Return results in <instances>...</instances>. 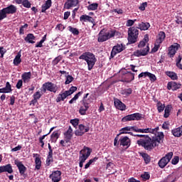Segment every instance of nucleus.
Here are the masks:
<instances>
[{"mask_svg":"<svg viewBox=\"0 0 182 182\" xmlns=\"http://www.w3.org/2000/svg\"><path fill=\"white\" fill-rule=\"evenodd\" d=\"M156 140L151 139L150 136H146V138H142L136 141V144L141 147H144L145 150L148 151H151L154 147H157L159 144L156 143Z\"/></svg>","mask_w":182,"mask_h":182,"instance_id":"1","label":"nucleus"},{"mask_svg":"<svg viewBox=\"0 0 182 182\" xmlns=\"http://www.w3.org/2000/svg\"><path fill=\"white\" fill-rule=\"evenodd\" d=\"M79 59H82V60H85L87 65L88 70H92L95 65H96V62H97V59L95 54L90 52H85L80 57Z\"/></svg>","mask_w":182,"mask_h":182,"instance_id":"2","label":"nucleus"},{"mask_svg":"<svg viewBox=\"0 0 182 182\" xmlns=\"http://www.w3.org/2000/svg\"><path fill=\"white\" fill-rule=\"evenodd\" d=\"M116 35V31H111L110 32H107L105 30V28L102 29L99 34L97 41L100 43L106 42V41H109V39L114 38Z\"/></svg>","mask_w":182,"mask_h":182,"instance_id":"3","label":"nucleus"},{"mask_svg":"<svg viewBox=\"0 0 182 182\" xmlns=\"http://www.w3.org/2000/svg\"><path fill=\"white\" fill-rule=\"evenodd\" d=\"M139 38V28L137 27H130L128 28V42L130 44L136 43Z\"/></svg>","mask_w":182,"mask_h":182,"instance_id":"4","label":"nucleus"},{"mask_svg":"<svg viewBox=\"0 0 182 182\" xmlns=\"http://www.w3.org/2000/svg\"><path fill=\"white\" fill-rule=\"evenodd\" d=\"M41 90L42 93H46V90L56 93V92H58V86L52 82H47L43 84Z\"/></svg>","mask_w":182,"mask_h":182,"instance_id":"5","label":"nucleus"},{"mask_svg":"<svg viewBox=\"0 0 182 182\" xmlns=\"http://www.w3.org/2000/svg\"><path fill=\"white\" fill-rule=\"evenodd\" d=\"M142 119H143V114L141 113L136 112V113L128 114V115L124 117L122 119V122L123 123H124L126 122H132L134 120H136L137 122H139V120H141Z\"/></svg>","mask_w":182,"mask_h":182,"instance_id":"6","label":"nucleus"},{"mask_svg":"<svg viewBox=\"0 0 182 182\" xmlns=\"http://www.w3.org/2000/svg\"><path fill=\"white\" fill-rule=\"evenodd\" d=\"M171 159H173V152H168L159 161L158 166L160 168H164L170 163Z\"/></svg>","mask_w":182,"mask_h":182,"instance_id":"7","label":"nucleus"},{"mask_svg":"<svg viewBox=\"0 0 182 182\" xmlns=\"http://www.w3.org/2000/svg\"><path fill=\"white\" fill-rule=\"evenodd\" d=\"M14 164H16V167L18 169L20 176H22L23 177V178H27L28 174L25 173H26V166H25V165H23V164H22V161L15 160Z\"/></svg>","mask_w":182,"mask_h":182,"instance_id":"8","label":"nucleus"},{"mask_svg":"<svg viewBox=\"0 0 182 182\" xmlns=\"http://www.w3.org/2000/svg\"><path fill=\"white\" fill-rule=\"evenodd\" d=\"M125 48H126L124 47V46H123L122 43L114 46L111 51L110 58H114L116 55H117V53L123 52Z\"/></svg>","mask_w":182,"mask_h":182,"instance_id":"9","label":"nucleus"},{"mask_svg":"<svg viewBox=\"0 0 182 182\" xmlns=\"http://www.w3.org/2000/svg\"><path fill=\"white\" fill-rule=\"evenodd\" d=\"M149 52H150V47L146 46L145 48H142L140 50L134 52V56H136L137 58H140V56H146V55H149Z\"/></svg>","mask_w":182,"mask_h":182,"instance_id":"10","label":"nucleus"},{"mask_svg":"<svg viewBox=\"0 0 182 182\" xmlns=\"http://www.w3.org/2000/svg\"><path fill=\"white\" fill-rule=\"evenodd\" d=\"M49 178L53 182H59L62 180V171H53L49 176Z\"/></svg>","mask_w":182,"mask_h":182,"instance_id":"11","label":"nucleus"},{"mask_svg":"<svg viewBox=\"0 0 182 182\" xmlns=\"http://www.w3.org/2000/svg\"><path fill=\"white\" fill-rule=\"evenodd\" d=\"M180 48H181V46H180V44H178V43H175L173 45H171L168 48V55L169 58H174V55H176V53H177V51L178 50V49H180Z\"/></svg>","mask_w":182,"mask_h":182,"instance_id":"12","label":"nucleus"},{"mask_svg":"<svg viewBox=\"0 0 182 182\" xmlns=\"http://www.w3.org/2000/svg\"><path fill=\"white\" fill-rule=\"evenodd\" d=\"M89 130H90L89 127H85V125L81 124L79 125V130H76L75 132V136H83V134H85V133H87Z\"/></svg>","mask_w":182,"mask_h":182,"instance_id":"13","label":"nucleus"},{"mask_svg":"<svg viewBox=\"0 0 182 182\" xmlns=\"http://www.w3.org/2000/svg\"><path fill=\"white\" fill-rule=\"evenodd\" d=\"M72 137H73V129H72V127H69L68 129L64 133L65 143H70Z\"/></svg>","mask_w":182,"mask_h":182,"instance_id":"14","label":"nucleus"},{"mask_svg":"<svg viewBox=\"0 0 182 182\" xmlns=\"http://www.w3.org/2000/svg\"><path fill=\"white\" fill-rule=\"evenodd\" d=\"M181 88V84L177 83L174 81L168 82L167 84V89L168 90H178V89Z\"/></svg>","mask_w":182,"mask_h":182,"instance_id":"15","label":"nucleus"},{"mask_svg":"<svg viewBox=\"0 0 182 182\" xmlns=\"http://www.w3.org/2000/svg\"><path fill=\"white\" fill-rule=\"evenodd\" d=\"M80 22H90V23H92L93 26H96V22L95 21V18L86 14L80 16Z\"/></svg>","mask_w":182,"mask_h":182,"instance_id":"16","label":"nucleus"},{"mask_svg":"<svg viewBox=\"0 0 182 182\" xmlns=\"http://www.w3.org/2000/svg\"><path fill=\"white\" fill-rule=\"evenodd\" d=\"M3 9H4L6 15H14V14H16L18 11V8H16V6L13 4H11L10 6H8Z\"/></svg>","mask_w":182,"mask_h":182,"instance_id":"17","label":"nucleus"},{"mask_svg":"<svg viewBox=\"0 0 182 182\" xmlns=\"http://www.w3.org/2000/svg\"><path fill=\"white\" fill-rule=\"evenodd\" d=\"M114 105L118 110H121L122 112L126 110V105L117 98L114 100Z\"/></svg>","mask_w":182,"mask_h":182,"instance_id":"18","label":"nucleus"},{"mask_svg":"<svg viewBox=\"0 0 182 182\" xmlns=\"http://www.w3.org/2000/svg\"><path fill=\"white\" fill-rule=\"evenodd\" d=\"M5 172L9 174H12V173H14V169L12 168V165H11V164L0 166V174Z\"/></svg>","mask_w":182,"mask_h":182,"instance_id":"19","label":"nucleus"},{"mask_svg":"<svg viewBox=\"0 0 182 182\" xmlns=\"http://www.w3.org/2000/svg\"><path fill=\"white\" fill-rule=\"evenodd\" d=\"M77 4H79V0H68L64 4V8L70 9V8L77 6Z\"/></svg>","mask_w":182,"mask_h":182,"instance_id":"20","label":"nucleus"},{"mask_svg":"<svg viewBox=\"0 0 182 182\" xmlns=\"http://www.w3.org/2000/svg\"><path fill=\"white\" fill-rule=\"evenodd\" d=\"M119 141L120 146H123V147H127V149H129V147H130L131 141L128 136H124L120 138Z\"/></svg>","mask_w":182,"mask_h":182,"instance_id":"21","label":"nucleus"},{"mask_svg":"<svg viewBox=\"0 0 182 182\" xmlns=\"http://www.w3.org/2000/svg\"><path fill=\"white\" fill-rule=\"evenodd\" d=\"M69 96V94H68V92L66 91H64L63 92H60L56 100H55V102L57 103H59V102H64L65 101V99H66V97H68Z\"/></svg>","mask_w":182,"mask_h":182,"instance_id":"22","label":"nucleus"},{"mask_svg":"<svg viewBox=\"0 0 182 182\" xmlns=\"http://www.w3.org/2000/svg\"><path fill=\"white\" fill-rule=\"evenodd\" d=\"M92 154V149L87 146H84V148L80 151V156H87V158L89 159V156Z\"/></svg>","mask_w":182,"mask_h":182,"instance_id":"23","label":"nucleus"},{"mask_svg":"<svg viewBox=\"0 0 182 182\" xmlns=\"http://www.w3.org/2000/svg\"><path fill=\"white\" fill-rule=\"evenodd\" d=\"M21 56H22V54L20 50L18 52L17 55L14 59L13 63L14 66H19V65H21V63L22 62V59L21 58Z\"/></svg>","mask_w":182,"mask_h":182,"instance_id":"24","label":"nucleus"},{"mask_svg":"<svg viewBox=\"0 0 182 182\" xmlns=\"http://www.w3.org/2000/svg\"><path fill=\"white\" fill-rule=\"evenodd\" d=\"M52 6V0H47L44 4L41 6V12L45 14L48 9Z\"/></svg>","mask_w":182,"mask_h":182,"instance_id":"25","label":"nucleus"},{"mask_svg":"<svg viewBox=\"0 0 182 182\" xmlns=\"http://www.w3.org/2000/svg\"><path fill=\"white\" fill-rule=\"evenodd\" d=\"M60 136V134H59V131H54L50 135L51 143H56Z\"/></svg>","mask_w":182,"mask_h":182,"instance_id":"26","label":"nucleus"},{"mask_svg":"<svg viewBox=\"0 0 182 182\" xmlns=\"http://www.w3.org/2000/svg\"><path fill=\"white\" fill-rule=\"evenodd\" d=\"M35 39H36V37L33 33H28L25 37L24 41L28 43H35Z\"/></svg>","mask_w":182,"mask_h":182,"instance_id":"27","label":"nucleus"},{"mask_svg":"<svg viewBox=\"0 0 182 182\" xmlns=\"http://www.w3.org/2000/svg\"><path fill=\"white\" fill-rule=\"evenodd\" d=\"M137 29H140V31H147L149 28H150V23H144L142 22L138 25V27H136Z\"/></svg>","mask_w":182,"mask_h":182,"instance_id":"28","label":"nucleus"},{"mask_svg":"<svg viewBox=\"0 0 182 182\" xmlns=\"http://www.w3.org/2000/svg\"><path fill=\"white\" fill-rule=\"evenodd\" d=\"M139 155L142 156L144 161L146 164H149V163H150V161H151V157L147 153L141 152V153H139Z\"/></svg>","mask_w":182,"mask_h":182,"instance_id":"29","label":"nucleus"},{"mask_svg":"<svg viewBox=\"0 0 182 182\" xmlns=\"http://www.w3.org/2000/svg\"><path fill=\"white\" fill-rule=\"evenodd\" d=\"M32 77V73L31 72H25L21 75V79H23L24 83H26L27 82H29V80Z\"/></svg>","mask_w":182,"mask_h":182,"instance_id":"30","label":"nucleus"},{"mask_svg":"<svg viewBox=\"0 0 182 182\" xmlns=\"http://www.w3.org/2000/svg\"><path fill=\"white\" fill-rule=\"evenodd\" d=\"M166 39V33L164 31L159 32L158 38L156 39V43H163V41Z\"/></svg>","mask_w":182,"mask_h":182,"instance_id":"31","label":"nucleus"},{"mask_svg":"<svg viewBox=\"0 0 182 182\" xmlns=\"http://www.w3.org/2000/svg\"><path fill=\"white\" fill-rule=\"evenodd\" d=\"M165 75H166V76H168V77H170L171 80H177V79H178L177 73L173 71H166L165 72Z\"/></svg>","mask_w":182,"mask_h":182,"instance_id":"32","label":"nucleus"},{"mask_svg":"<svg viewBox=\"0 0 182 182\" xmlns=\"http://www.w3.org/2000/svg\"><path fill=\"white\" fill-rule=\"evenodd\" d=\"M133 93V90L132 88H126L122 90H121V95L122 96H124V97H129L130 95Z\"/></svg>","mask_w":182,"mask_h":182,"instance_id":"33","label":"nucleus"},{"mask_svg":"<svg viewBox=\"0 0 182 182\" xmlns=\"http://www.w3.org/2000/svg\"><path fill=\"white\" fill-rule=\"evenodd\" d=\"M171 133L173 136L175 137H181L182 132H181V128L179 127L178 128L173 129L171 130Z\"/></svg>","mask_w":182,"mask_h":182,"instance_id":"34","label":"nucleus"},{"mask_svg":"<svg viewBox=\"0 0 182 182\" xmlns=\"http://www.w3.org/2000/svg\"><path fill=\"white\" fill-rule=\"evenodd\" d=\"M125 77L127 79L126 82L127 83L134 80V73L128 71L126 74H125Z\"/></svg>","mask_w":182,"mask_h":182,"instance_id":"35","label":"nucleus"},{"mask_svg":"<svg viewBox=\"0 0 182 182\" xmlns=\"http://www.w3.org/2000/svg\"><path fill=\"white\" fill-rule=\"evenodd\" d=\"M154 140H156V144H159L161 143V140H163L164 139V133L163 132H158V135L156 136V138H153Z\"/></svg>","mask_w":182,"mask_h":182,"instance_id":"36","label":"nucleus"},{"mask_svg":"<svg viewBox=\"0 0 182 182\" xmlns=\"http://www.w3.org/2000/svg\"><path fill=\"white\" fill-rule=\"evenodd\" d=\"M52 163H53V154H48L47 156V159L46 161V166L47 167H49V166H50V164H52Z\"/></svg>","mask_w":182,"mask_h":182,"instance_id":"37","label":"nucleus"},{"mask_svg":"<svg viewBox=\"0 0 182 182\" xmlns=\"http://www.w3.org/2000/svg\"><path fill=\"white\" fill-rule=\"evenodd\" d=\"M156 107L159 113H161V112L164 111V109H166V105L161 103V102L159 101L156 104Z\"/></svg>","mask_w":182,"mask_h":182,"instance_id":"38","label":"nucleus"},{"mask_svg":"<svg viewBox=\"0 0 182 182\" xmlns=\"http://www.w3.org/2000/svg\"><path fill=\"white\" fill-rule=\"evenodd\" d=\"M89 107H90L87 106V105L81 106L80 109H79L80 114H81V116H85V114H86L87 110H89Z\"/></svg>","mask_w":182,"mask_h":182,"instance_id":"39","label":"nucleus"},{"mask_svg":"<svg viewBox=\"0 0 182 182\" xmlns=\"http://www.w3.org/2000/svg\"><path fill=\"white\" fill-rule=\"evenodd\" d=\"M35 164L36 170H41V167L42 166V161L41 160V157H36Z\"/></svg>","mask_w":182,"mask_h":182,"instance_id":"40","label":"nucleus"},{"mask_svg":"<svg viewBox=\"0 0 182 182\" xmlns=\"http://www.w3.org/2000/svg\"><path fill=\"white\" fill-rule=\"evenodd\" d=\"M82 95H83V91L78 92L74 96V97H73V98L69 101L70 105H73L74 102H76V100H77V99H79V97H80V96H82Z\"/></svg>","mask_w":182,"mask_h":182,"instance_id":"41","label":"nucleus"},{"mask_svg":"<svg viewBox=\"0 0 182 182\" xmlns=\"http://www.w3.org/2000/svg\"><path fill=\"white\" fill-rule=\"evenodd\" d=\"M170 112H171V105H167L165 107V111L164 114V117H165V119H167V117L170 116Z\"/></svg>","mask_w":182,"mask_h":182,"instance_id":"42","label":"nucleus"},{"mask_svg":"<svg viewBox=\"0 0 182 182\" xmlns=\"http://www.w3.org/2000/svg\"><path fill=\"white\" fill-rule=\"evenodd\" d=\"M65 76V85H70V83H72V82H73V80H75V78L69 74Z\"/></svg>","mask_w":182,"mask_h":182,"instance_id":"43","label":"nucleus"},{"mask_svg":"<svg viewBox=\"0 0 182 182\" xmlns=\"http://www.w3.org/2000/svg\"><path fill=\"white\" fill-rule=\"evenodd\" d=\"M99 8V4L94 3L91 4L87 6L88 11H96Z\"/></svg>","mask_w":182,"mask_h":182,"instance_id":"44","label":"nucleus"},{"mask_svg":"<svg viewBox=\"0 0 182 182\" xmlns=\"http://www.w3.org/2000/svg\"><path fill=\"white\" fill-rule=\"evenodd\" d=\"M141 178H142L143 181H147V180H150V173L149 172H144L141 175Z\"/></svg>","mask_w":182,"mask_h":182,"instance_id":"45","label":"nucleus"},{"mask_svg":"<svg viewBox=\"0 0 182 182\" xmlns=\"http://www.w3.org/2000/svg\"><path fill=\"white\" fill-rule=\"evenodd\" d=\"M68 31L73 33V35H79V30L72 26H68Z\"/></svg>","mask_w":182,"mask_h":182,"instance_id":"46","label":"nucleus"},{"mask_svg":"<svg viewBox=\"0 0 182 182\" xmlns=\"http://www.w3.org/2000/svg\"><path fill=\"white\" fill-rule=\"evenodd\" d=\"M134 127H135V126L125 127L124 128H122L119 132H120V133H122V132H134Z\"/></svg>","mask_w":182,"mask_h":182,"instance_id":"47","label":"nucleus"},{"mask_svg":"<svg viewBox=\"0 0 182 182\" xmlns=\"http://www.w3.org/2000/svg\"><path fill=\"white\" fill-rule=\"evenodd\" d=\"M76 90H77V87L72 86L69 89V90H65V92L68 93V95L69 96H70L71 95H73V93H75V92H76Z\"/></svg>","mask_w":182,"mask_h":182,"instance_id":"48","label":"nucleus"},{"mask_svg":"<svg viewBox=\"0 0 182 182\" xmlns=\"http://www.w3.org/2000/svg\"><path fill=\"white\" fill-rule=\"evenodd\" d=\"M7 16H8V15L6 14V13L4 9L0 10V22H1V21H4V19H5V18H7Z\"/></svg>","mask_w":182,"mask_h":182,"instance_id":"49","label":"nucleus"},{"mask_svg":"<svg viewBox=\"0 0 182 182\" xmlns=\"http://www.w3.org/2000/svg\"><path fill=\"white\" fill-rule=\"evenodd\" d=\"M4 90H6V93H11L12 92V86L9 82L6 83V87H4Z\"/></svg>","mask_w":182,"mask_h":182,"instance_id":"50","label":"nucleus"},{"mask_svg":"<svg viewBox=\"0 0 182 182\" xmlns=\"http://www.w3.org/2000/svg\"><path fill=\"white\" fill-rule=\"evenodd\" d=\"M21 5H23V6L24 8H27V9H29L31 8V1H29V0H24L22 3H21Z\"/></svg>","mask_w":182,"mask_h":182,"instance_id":"51","label":"nucleus"},{"mask_svg":"<svg viewBox=\"0 0 182 182\" xmlns=\"http://www.w3.org/2000/svg\"><path fill=\"white\" fill-rule=\"evenodd\" d=\"M60 60H62L61 55H58V57H56L52 62L53 66H56V65H58V63H59V62H60Z\"/></svg>","mask_w":182,"mask_h":182,"instance_id":"52","label":"nucleus"},{"mask_svg":"<svg viewBox=\"0 0 182 182\" xmlns=\"http://www.w3.org/2000/svg\"><path fill=\"white\" fill-rule=\"evenodd\" d=\"M160 44L161 43H157V41H156L154 47L151 49V53H156L157 50L160 48Z\"/></svg>","mask_w":182,"mask_h":182,"instance_id":"53","label":"nucleus"},{"mask_svg":"<svg viewBox=\"0 0 182 182\" xmlns=\"http://www.w3.org/2000/svg\"><path fill=\"white\" fill-rule=\"evenodd\" d=\"M33 97L36 99V100H39V99L42 97V94H41L40 91H37L33 94Z\"/></svg>","mask_w":182,"mask_h":182,"instance_id":"54","label":"nucleus"},{"mask_svg":"<svg viewBox=\"0 0 182 182\" xmlns=\"http://www.w3.org/2000/svg\"><path fill=\"white\" fill-rule=\"evenodd\" d=\"M81 103L82 106H89V105L92 103V101H90V99L86 98L85 100H82Z\"/></svg>","mask_w":182,"mask_h":182,"instance_id":"55","label":"nucleus"},{"mask_svg":"<svg viewBox=\"0 0 182 182\" xmlns=\"http://www.w3.org/2000/svg\"><path fill=\"white\" fill-rule=\"evenodd\" d=\"M70 123H71V124H73L74 127H76L79 125V119H71L70 121Z\"/></svg>","mask_w":182,"mask_h":182,"instance_id":"56","label":"nucleus"},{"mask_svg":"<svg viewBox=\"0 0 182 182\" xmlns=\"http://www.w3.org/2000/svg\"><path fill=\"white\" fill-rule=\"evenodd\" d=\"M148 77H149V80L151 82H156L157 80V77H156V75L152 74L151 73H149Z\"/></svg>","mask_w":182,"mask_h":182,"instance_id":"57","label":"nucleus"},{"mask_svg":"<svg viewBox=\"0 0 182 182\" xmlns=\"http://www.w3.org/2000/svg\"><path fill=\"white\" fill-rule=\"evenodd\" d=\"M136 21H137V20L136 19H134V20L129 19L128 21H127L126 26H133L134 25V22H136Z\"/></svg>","mask_w":182,"mask_h":182,"instance_id":"58","label":"nucleus"},{"mask_svg":"<svg viewBox=\"0 0 182 182\" xmlns=\"http://www.w3.org/2000/svg\"><path fill=\"white\" fill-rule=\"evenodd\" d=\"M120 135V134H118L114 139V146H115L116 147H119V136Z\"/></svg>","mask_w":182,"mask_h":182,"instance_id":"59","label":"nucleus"},{"mask_svg":"<svg viewBox=\"0 0 182 182\" xmlns=\"http://www.w3.org/2000/svg\"><path fill=\"white\" fill-rule=\"evenodd\" d=\"M178 161H180V157L178 156H174V158L172 159L171 163L172 164H173L174 166H176V164H178Z\"/></svg>","mask_w":182,"mask_h":182,"instance_id":"60","label":"nucleus"},{"mask_svg":"<svg viewBox=\"0 0 182 182\" xmlns=\"http://www.w3.org/2000/svg\"><path fill=\"white\" fill-rule=\"evenodd\" d=\"M87 156L88 155H87L86 156H85L84 155H80V156H79L80 162L85 163V161H86L87 159H88Z\"/></svg>","mask_w":182,"mask_h":182,"instance_id":"61","label":"nucleus"},{"mask_svg":"<svg viewBox=\"0 0 182 182\" xmlns=\"http://www.w3.org/2000/svg\"><path fill=\"white\" fill-rule=\"evenodd\" d=\"M23 85V81L22 80H18L16 85V89H21Z\"/></svg>","mask_w":182,"mask_h":182,"instance_id":"62","label":"nucleus"},{"mask_svg":"<svg viewBox=\"0 0 182 182\" xmlns=\"http://www.w3.org/2000/svg\"><path fill=\"white\" fill-rule=\"evenodd\" d=\"M150 73L149 72H144V73H141L139 75L138 77L140 79V77H149Z\"/></svg>","mask_w":182,"mask_h":182,"instance_id":"63","label":"nucleus"},{"mask_svg":"<svg viewBox=\"0 0 182 182\" xmlns=\"http://www.w3.org/2000/svg\"><path fill=\"white\" fill-rule=\"evenodd\" d=\"M146 6H147V2H144L141 4L139 9H140V11H146Z\"/></svg>","mask_w":182,"mask_h":182,"instance_id":"64","label":"nucleus"}]
</instances>
